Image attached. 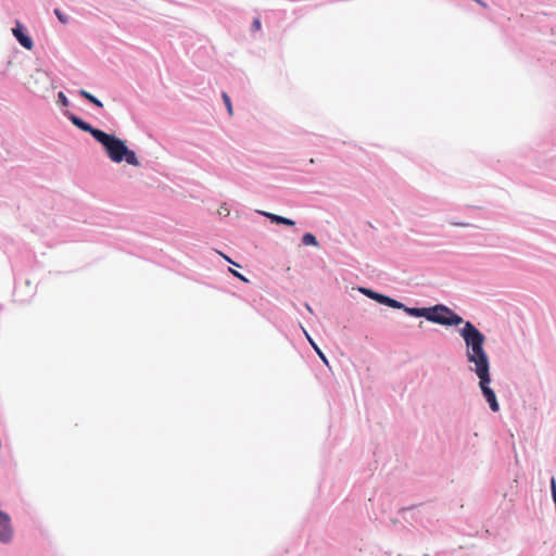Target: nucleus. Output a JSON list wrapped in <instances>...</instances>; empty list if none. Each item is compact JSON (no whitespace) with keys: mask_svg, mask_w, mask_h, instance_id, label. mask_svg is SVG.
I'll list each match as a JSON object with an SVG mask.
<instances>
[{"mask_svg":"<svg viewBox=\"0 0 556 556\" xmlns=\"http://www.w3.org/2000/svg\"><path fill=\"white\" fill-rule=\"evenodd\" d=\"M260 29H261V20L258 17H256V18L253 20L252 30L253 31H258Z\"/></svg>","mask_w":556,"mask_h":556,"instance_id":"17","label":"nucleus"},{"mask_svg":"<svg viewBox=\"0 0 556 556\" xmlns=\"http://www.w3.org/2000/svg\"><path fill=\"white\" fill-rule=\"evenodd\" d=\"M262 214L264 216H266L268 219H270V222L276 223V224H282V225H287V226H293L295 224L292 219L282 217L280 215H276V214L267 213V212H262Z\"/></svg>","mask_w":556,"mask_h":556,"instance_id":"8","label":"nucleus"},{"mask_svg":"<svg viewBox=\"0 0 556 556\" xmlns=\"http://www.w3.org/2000/svg\"><path fill=\"white\" fill-rule=\"evenodd\" d=\"M97 141L104 147L105 152L112 162L121 163L125 161L132 166L140 165L135 152L129 150L122 139L102 131L97 134Z\"/></svg>","mask_w":556,"mask_h":556,"instance_id":"2","label":"nucleus"},{"mask_svg":"<svg viewBox=\"0 0 556 556\" xmlns=\"http://www.w3.org/2000/svg\"><path fill=\"white\" fill-rule=\"evenodd\" d=\"M316 352H317V354L319 355V357L323 359V362H324L325 364H328V361H327L326 356H325V355H324V353L319 350V348H316Z\"/></svg>","mask_w":556,"mask_h":556,"instance_id":"21","label":"nucleus"},{"mask_svg":"<svg viewBox=\"0 0 556 556\" xmlns=\"http://www.w3.org/2000/svg\"><path fill=\"white\" fill-rule=\"evenodd\" d=\"M362 293H364L365 295H367L368 298L375 300L378 302V299L380 296V293H377L370 289H366V288H361L359 289Z\"/></svg>","mask_w":556,"mask_h":556,"instance_id":"12","label":"nucleus"},{"mask_svg":"<svg viewBox=\"0 0 556 556\" xmlns=\"http://www.w3.org/2000/svg\"><path fill=\"white\" fill-rule=\"evenodd\" d=\"M428 320L443 326H458L464 319L444 305H435L430 308Z\"/></svg>","mask_w":556,"mask_h":556,"instance_id":"3","label":"nucleus"},{"mask_svg":"<svg viewBox=\"0 0 556 556\" xmlns=\"http://www.w3.org/2000/svg\"><path fill=\"white\" fill-rule=\"evenodd\" d=\"M389 300H390V298H389V296L383 295V294H380V296H379V299H378V303H380V304H384V305H387V306H388V304H389Z\"/></svg>","mask_w":556,"mask_h":556,"instance_id":"20","label":"nucleus"},{"mask_svg":"<svg viewBox=\"0 0 556 556\" xmlns=\"http://www.w3.org/2000/svg\"><path fill=\"white\" fill-rule=\"evenodd\" d=\"M302 243L304 245H314V247H316L318 244L316 237L309 232L303 235Z\"/></svg>","mask_w":556,"mask_h":556,"instance_id":"11","label":"nucleus"},{"mask_svg":"<svg viewBox=\"0 0 556 556\" xmlns=\"http://www.w3.org/2000/svg\"><path fill=\"white\" fill-rule=\"evenodd\" d=\"M65 115L68 117V119L79 129L89 132L96 140H97V134L102 132V130L93 128L90 124L83 121L80 117L76 116L73 113L66 112Z\"/></svg>","mask_w":556,"mask_h":556,"instance_id":"6","label":"nucleus"},{"mask_svg":"<svg viewBox=\"0 0 556 556\" xmlns=\"http://www.w3.org/2000/svg\"><path fill=\"white\" fill-rule=\"evenodd\" d=\"M79 94L83 98H85L86 100H88L89 102H91L92 104L97 105L98 108H102L103 106V103L99 99H97L94 96L89 93L88 91L81 89V90H79Z\"/></svg>","mask_w":556,"mask_h":556,"instance_id":"10","label":"nucleus"},{"mask_svg":"<svg viewBox=\"0 0 556 556\" xmlns=\"http://www.w3.org/2000/svg\"><path fill=\"white\" fill-rule=\"evenodd\" d=\"M58 99H59V103L62 105V106H67L70 104L68 102V99L66 98V96L64 94V92H59L58 94Z\"/></svg>","mask_w":556,"mask_h":556,"instance_id":"15","label":"nucleus"},{"mask_svg":"<svg viewBox=\"0 0 556 556\" xmlns=\"http://www.w3.org/2000/svg\"><path fill=\"white\" fill-rule=\"evenodd\" d=\"M222 98H223V101H224V103H225V105L227 108V111H228L229 115H232L233 111H232V105H231V101H230L229 96L226 92H223Z\"/></svg>","mask_w":556,"mask_h":556,"instance_id":"13","label":"nucleus"},{"mask_svg":"<svg viewBox=\"0 0 556 556\" xmlns=\"http://www.w3.org/2000/svg\"><path fill=\"white\" fill-rule=\"evenodd\" d=\"M455 225L456 226H465L464 224H459V223H456Z\"/></svg>","mask_w":556,"mask_h":556,"instance_id":"24","label":"nucleus"},{"mask_svg":"<svg viewBox=\"0 0 556 556\" xmlns=\"http://www.w3.org/2000/svg\"><path fill=\"white\" fill-rule=\"evenodd\" d=\"M460 337L466 345V358L473 364L471 370L475 374L490 370V361L484 350L485 336L470 321H465L460 329Z\"/></svg>","mask_w":556,"mask_h":556,"instance_id":"1","label":"nucleus"},{"mask_svg":"<svg viewBox=\"0 0 556 556\" xmlns=\"http://www.w3.org/2000/svg\"><path fill=\"white\" fill-rule=\"evenodd\" d=\"M54 13L61 23H63V24L67 23V21H68L67 16H65L59 9H55Z\"/></svg>","mask_w":556,"mask_h":556,"instance_id":"16","label":"nucleus"},{"mask_svg":"<svg viewBox=\"0 0 556 556\" xmlns=\"http://www.w3.org/2000/svg\"><path fill=\"white\" fill-rule=\"evenodd\" d=\"M13 536L10 516L0 509V541L8 543Z\"/></svg>","mask_w":556,"mask_h":556,"instance_id":"5","label":"nucleus"},{"mask_svg":"<svg viewBox=\"0 0 556 556\" xmlns=\"http://www.w3.org/2000/svg\"><path fill=\"white\" fill-rule=\"evenodd\" d=\"M222 255H223V257H224L226 261H228V262H230V263H233V262H232L229 257H227L226 255H224V254H222Z\"/></svg>","mask_w":556,"mask_h":556,"instance_id":"23","label":"nucleus"},{"mask_svg":"<svg viewBox=\"0 0 556 556\" xmlns=\"http://www.w3.org/2000/svg\"><path fill=\"white\" fill-rule=\"evenodd\" d=\"M12 31L15 38L24 48L28 50L33 48L31 38L25 35L24 29L20 23H16V26L12 29Z\"/></svg>","mask_w":556,"mask_h":556,"instance_id":"7","label":"nucleus"},{"mask_svg":"<svg viewBox=\"0 0 556 556\" xmlns=\"http://www.w3.org/2000/svg\"><path fill=\"white\" fill-rule=\"evenodd\" d=\"M551 489H552L553 500L556 504V482H555L554 478H552V481H551Z\"/></svg>","mask_w":556,"mask_h":556,"instance_id":"18","label":"nucleus"},{"mask_svg":"<svg viewBox=\"0 0 556 556\" xmlns=\"http://www.w3.org/2000/svg\"><path fill=\"white\" fill-rule=\"evenodd\" d=\"M388 306L392 307V308L404 309L405 305L403 303L390 298Z\"/></svg>","mask_w":556,"mask_h":556,"instance_id":"14","label":"nucleus"},{"mask_svg":"<svg viewBox=\"0 0 556 556\" xmlns=\"http://www.w3.org/2000/svg\"><path fill=\"white\" fill-rule=\"evenodd\" d=\"M476 375L479 378V386L481 388L482 394L484 395L486 402L490 405V408L494 413L498 412L500 405L496 400V395H495L494 391L489 387V384L491 382L490 370H483Z\"/></svg>","mask_w":556,"mask_h":556,"instance_id":"4","label":"nucleus"},{"mask_svg":"<svg viewBox=\"0 0 556 556\" xmlns=\"http://www.w3.org/2000/svg\"><path fill=\"white\" fill-rule=\"evenodd\" d=\"M404 311L410 316L425 317L427 320H428V316L430 314V308H426V307L418 308V307L404 306Z\"/></svg>","mask_w":556,"mask_h":556,"instance_id":"9","label":"nucleus"},{"mask_svg":"<svg viewBox=\"0 0 556 556\" xmlns=\"http://www.w3.org/2000/svg\"><path fill=\"white\" fill-rule=\"evenodd\" d=\"M304 333L306 336V338L308 339V341L311 342L312 346L316 350V348H318L314 341L311 339V337L308 336V333L304 330Z\"/></svg>","mask_w":556,"mask_h":556,"instance_id":"22","label":"nucleus"},{"mask_svg":"<svg viewBox=\"0 0 556 556\" xmlns=\"http://www.w3.org/2000/svg\"><path fill=\"white\" fill-rule=\"evenodd\" d=\"M229 270H230V273H231L235 277L239 278L240 280H242V281H244V282H248V279H247L243 275H241L239 271L233 270V269H231V268H230Z\"/></svg>","mask_w":556,"mask_h":556,"instance_id":"19","label":"nucleus"}]
</instances>
